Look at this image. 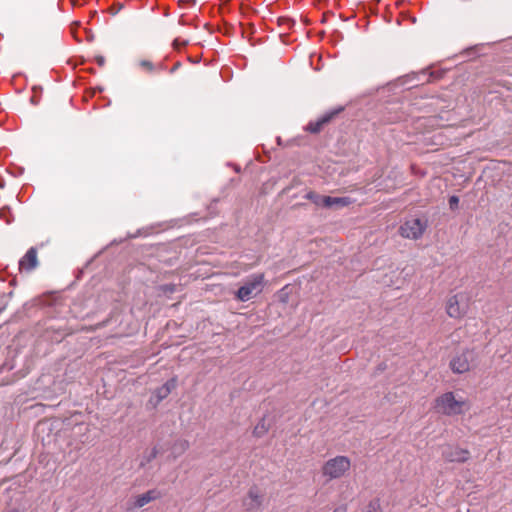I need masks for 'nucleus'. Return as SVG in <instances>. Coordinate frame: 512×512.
<instances>
[{"instance_id": "nucleus-8", "label": "nucleus", "mask_w": 512, "mask_h": 512, "mask_svg": "<svg viewBox=\"0 0 512 512\" xmlns=\"http://www.w3.org/2000/svg\"><path fill=\"white\" fill-rule=\"evenodd\" d=\"M177 386V378L173 377L167 380L161 387L157 388L154 391L153 397L151 398V402L154 401V405H158L162 400L167 398L171 391L175 389Z\"/></svg>"}, {"instance_id": "nucleus-6", "label": "nucleus", "mask_w": 512, "mask_h": 512, "mask_svg": "<svg viewBox=\"0 0 512 512\" xmlns=\"http://www.w3.org/2000/svg\"><path fill=\"white\" fill-rule=\"evenodd\" d=\"M469 455L468 450L450 445L445 446L442 450V456L448 462L463 463L468 460Z\"/></svg>"}, {"instance_id": "nucleus-20", "label": "nucleus", "mask_w": 512, "mask_h": 512, "mask_svg": "<svg viewBox=\"0 0 512 512\" xmlns=\"http://www.w3.org/2000/svg\"><path fill=\"white\" fill-rule=\"evenodd\" d=\"M157 454H158V450H157V448H156V447H154V448L150 451V453H149V455H148V457H147V461H148V462H150L152 459H154V458L157 456Z\"/></svg>"}, {"instance_id": "nucleus-14", "label": "nucleus", "mask_w": 512, "mask_h": 512, "mask_svg": "<svg viewBox=\"0 0 512 512\" xmlns=\"http://www.w3.org/2000/svg\"><path fill=\"white\" fill-rule=\"evenodd\" d=\"M189 448V442L187 440H177L172 447L173 458L179 457Z\"/></svg>"}, {"instance_id": "nucleus-16", "label": "nucleus", "mask_w": 512, "mask_h": 512, "mask_svg": "<svg viewBox=\"0 0 512 512\" xmlns=\"http://www.w3.org/2000/svg\"><path fill=\"white\" fill-rule=\"evenodd\" d=\"M269 428H270V425L267 424L265 419L263 418L255 426V428L253 430V435L255 437L260 438V437L264 436L268 432Z\"/></svg>"}, {"instance_id": "nucleus-27", "label": "nucleus", "mask_w": 512, "mask_h": 512, "mask_svg": "<svg viewBox=\"0 0 512 512\" xmlns=\"http://www.w3.org/2000/svg\"><path fill=\"white\" fill-rule=\"evenodd\" d=\"M67 332H62L61 336L67 335Z\"/></svg>"}, {"instance_id": "nucleus-23", "label": "nucleus", "mask_w": 512, "mask_h": 512, "mask_svg": "<svg viewBox=\"0 0 512 512\" xmlns=\"http://www.w3.org/2000/svg\"><path fill=\"white\" fill-rule=\"evenodd\" d=\"M180 66V63L177 62L173 67L172 69L170 70L171 73H173L176 69H178V67Z\"/></svg>"}, {"instance_id": "nucleus-10", "label": "nucleus", "mask_w": 512, "mask_h": 512, "mask_svg": "<svg viewBox=\"0 0 512 512\" xmlns=\"http://www.w3.org/2000/svg\"><path fill=\"white\" fill-rule=\"evenodd\" d=\"M342 108L325 113L316 121H311L307 124L306 130L310 133H318L322 130L323 126L327 124Z\"/></svg>"}, {"instance_id": "nucleus-24", "label": "nucleus", "mask_w": 512, "mask_h": 512, "mask_svg": "<svg viewBox=\"0 0 512 512\" xmlns=\"http://www.w3.org/2000/svg\"><path fill=\"white\" fill-rule=\"evenodd\" d=\"M333 512H346V508L345 507H340V508H337L335 511Z\"/></svg>"}, {"instance_id": "nucleus-15", "label": "nucleus", "mask_w": 512, "mask_h": 512, "mask_svg": "<svg viewBox=\"0 0 512 512\" xmlns=\"http://www.w3.org/2000/svg\"><path fill=\"white\" fill-rule=\"evenodd\" d=\"M305 199L310 200L316 206L324 207V200H326V196H322L314 191H309L304 196Z\"/></svg>"}, {"instance_id": "nucleus-22", "label": "nucleus", "mask_w": 512, "mask_h": 512, "mask_svg": "<svg viewBox=\"0 0 512 512\" xmlns=\"http://www.w3.org/2000/svg\"><path fill=\"white\" fill-rule=\"evenodd\" d=\"M97 63H98L100 66L104 65V63H105V59H104V57H103V56H99V57H97Z\"/></svg>"}, {"instance_id": "nucleus-21", "label": "nucleus", "mask_w": 512, "mask_h": 512, "mask_svg": "<svg viewBox=\"0 0 512 512\" xmlns=\"http://www.w3.org/2000/svg\"><path fill=\"white\" fill-rule=\"evenodd\" d=\"M186 44H187V41H182V42H180V40H179V39H175V40L173 41V46H174L176 49H178L180 46H184V45H186Z\"/></svg>"}, {"instance_id": "nucleus-19", "label": "nucleus", "mask_w": 512, "mask_h": 512, "mask_svg": "<svg viewBox=\"0 0 512 512\" xmlns=\"http://www.w3.org/2000/svg\"><path fill=\"white\" fill-rule=\"evenodd\" d=\"M139 66L145 70H149V71H153L155 66L152 62L148 61V60H140L139 61Z\"/></svg>"}, {"instance_id": "nucleus-4", "label": "nucleus", "mask_w": 512, "mask_h": 512, "mask_svg": "<svg viewBox=\"0 0 512 512\" xmlns=\"http://www.w3.org/2000/svg\"><path fill=\"white\" fill-rule=\"evenodd\" d=\"M476 361V353L473 349H466L456 354L450 361V368L454 373L468 372Z\"/></svg>"}, {"instance_id": "nucleus-12", "label": "nucleus", "mask_w": 512, "mask_h": 512, "mask_svg": "<svg viewBox=\"0 0 512 512\" xmlns=\"http://www.w3.org/2000/svg\"><path fill=\"white\" fill-rule=\"evenodd\" d=\"M446 311L452 318H459L464 313V308L460 305L458 295H454L448 299Z\"/></svg>"}, {"instance_id": "nucleus-2", "label": "nucleus", "mask_w": 512, "mask_h": 512, "mask_svg": "<svg viewBox=\"0 0 512 512\" xmlns=\"http://www.w3.org/2000/svg\"><path fill=\"white\" fill-rule=\"evenodd\" d=\"M265 277L263 273L250 275L242 286L235 293L237 300L247 302L256 295L260 294L264 288Z\"/></svg>"}, {"instance_id": "nucleus-13", "label": "nucleus", "mask_w": 512, "mask_h": 512, "mask_svg": "<svg viewBox=\"0 0 512 512\" xmlns=\"http://www.w3.org/2000/svg\"><path fill=\"white\" fill-rule=\"evenodd\" d=\"M352 203V200L349 197H331L326 196V200H324V208H332V207H346Z\"/></svg>"}, {"instance_id": "nucleus-3", "label": "nucleus", "mask_w": 512, "mask_h": 512, "mask_svg": "<svg viewBox=\"0 0 512 512\" xmlns=\"http://www.w3.org/2000/svg\"><path fill=\"white\" fill-rule=\"evenodd\" d=\"M351 468V461L347 456L338 455L327 460L322 466V475L328 480L343 477Z\"/></svg>"}, {"instance_id": "nucleus-25", "label": "nucleus", "mask_w": 512, "mask_h": 512, "mask_svg": "<svg viewBox=\"0 0 512 512\" xmlns=\"http://www.w3.org/2000/svg\"><path fill=\"white\" fill-rule=\"evenodd\" d=\"M165 291L173 292V291H174V289H173L172 287L166 286V287H165Z\"/></svg>"}, {"instance_id": "nucleus-26", "label": "nucleus", "mask_w": 512, "mask_h": 512, "mask_svg": "<svg viewBox=\"0 0 512 512\" xmlns=\"http://www.w3.org/2000/svg\"><path fill=\"white\" fill-rule=\"evenodd\" d=\"M8 512H19V510L18 509H11Z\"/></svg>"}, {"instance_id": "nucleus-1", "label": "nucleus", "mask_w": 512, "mask_h": 512, "mask_svg": "<svg viewBox=\"0 0 512 512\" xmlns=\"http://www.w3.org/2000/svg\"><path fill=\"white\" fill-rule=\"evenodd\" d=\"M466 401L463 398L457 399L453 392H445L435 400V410L438 413L454 416L464 412Z\"/></svg>"}, {"instance_id": "nucleus-5", "label": "nucleus", "mask_w": 512, "mask_h": 512, "mask_svg": "<svg viewBox=\"0 0 512 512\" xmlns=\"http://www.w3.org/2000/svg\"><path fill=\"white\" fill-rule=\"evenodd\" d=\"M427 228V221L419 218L407 219L399 227V233L407 239L417 240L422 237Z\"/></svg>"}, {"instance_id": "nucleus-17", "label": "nucleus", "mask_w": 512, "mask_h": 512, "mask_svg": "<svg viewBox=\"0 0 512 512\" xmlns=\"http://www.w3.org/2000/svg\"><path fill=\"white\" fill-rule=\"evenodd\" d=\"M363 512H382V507L379 498L372 499L366 506Z\"/></svg>"}, {"instance_id": "nucleus-11", "label": "nucleus", "mask_w": 512, "mask_h": 512, "mask_svg": "<svg viewBox=\"0 0 512 512\" xmlns=\"http://www.w3.org/2000/svg\"><path fill=\"white\" fill-rule=\"evenodd\" d=\"M162 496V493L158 489H151L147 492L140 494L135 497L134 500V507L135 508H141L148 503L159 499Z\"/></svg>"}, {"instance_id": "nucleus-7", "label": "nucleus", "mask_w": 512, "mask_h": 512, "mask_svg": "<svg viewBox=\"0 0 512 512\" xmlns=\"http://www.w3.org/2000/svg\"><path fill=\"white\" fill-rule=\"evenodd\" d=\"M263 502V494L257 487H251L248 491L247 497L245 498L243 505L247 511L258 510Z\"/></svg>"}, {"instance_id": "nucleus-9", "label": "nucleus", "mask_w": 512, "mask_h": 512, "mask_svg": "<svg viewBox=\"0 0 512 512\" xmlns=\"http://www.w3.org/2000/svg\"><path fill=\"white\" fill-rule=\"evenodd\" d=\"M19 270L31 272L38 265L37 250L31 247L26 254L19 260Z\"/></svg>"}, {"instance_id": "nucleus-18", "label": "nucleus", "mask_w": 512, "mask_h": 512, "mask_svg": "<svg viewBox=\"0 0 512 512\" xmlns=\"http://www.w3.org/2000/svg\"><path fill=\"white\" fill-rule=\"evenodd\" d=\"M449 207L451 210H456L458 209V206H459V197L456 196V195H452L450 198H449Z\"/></svg>"}]
</instances>
